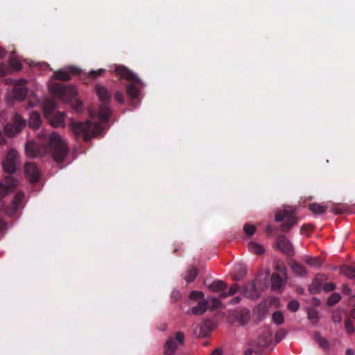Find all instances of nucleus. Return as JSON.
I'll return each mask as SVG.
<instances>
[{"label": "nucleus", "instance_id": "6e6d98bb", "mask_svg": "<svg viewBox=\"0 0 355 355\" xmlns=\"http://www.w3.org/2000/svg\"><path fill=\"white\" fill-rule=\"evenodd\" d=\"M232 295L231 294H228V291L226 292V291H221V293H220V297H223V298H225L228 296H230Z\"/></svg>", "mask_w": 355, "mask_h": 355}, {"label": "nucleus", "instance_id": "dca6fc26", "mask_svg": "<svg viewBox=\"0 0 355 355\" xmlns=\"http://www.w3.org/2000/svg\"><path fill=\"white\" fill-rule=\"evenodd\" d=\"M272 341V334L269 331H266L261 335L257 340L252 341V343L259 349L263 347H268Z\"/></svg>", "mask_w": 355, "mask_h": 355}, {"label": "nucleus", "instance_id": "3c124183", "mask_svg": "<svg viewBox=\"0 0 355 355\" xmlns=\"http://www.w3.org/2000/svg\"><path fill=\"white\" fill-rule=\"evenodd\" d=\"M241 300V297L236 296V297H234V298H232L230 300V303L232 304H236L240 302Z\"/></svg>", "mask_w": 355, "mask_h": 355}, {"label": "nucleus", "instance_id": "0eeeda50", "mask_svg": "<svg viewBox=\"0 0 355 355\" xmlns=\"http://www.w3.org/2000/svg\"><path fill=\"white\" fill-rule=\"evenodd\" d=\"M18 164L19 154L17 151L15 149L10 150L2 163L4 171L8 174H13L16 172Z\"/></svg>", "mask_w": 355, "mask_h": 355}, {"label": "nucleus", "instance_id": "7c9ffc66", "mask_svg": "<svg viewBox=\"0 0 355 355\" xmlns=\"http://www.w3.org/2000/svg\"><path fill=\"white\" fill-rule=\"evenodd\" d=\"M272 320L276 324H282L284 322L283 313L281 311H276L272 315Z\"/></svg>", "mask_w": 355, "mask_h": 355}, {"label": "nucleus", "instance_id": "79ce46f5", "mask_svg": "<svg viewBox=\"0 0 355 355\" xmlns=\"http://www.w3.org/2000/svg\"><path fill=\"white\" fill-rule=\"evenodd\" d=\"M335 288H336V285L331 282L326 283L323 285V289L326 292L331 291L334 290Z\"/></svg>", "mask_w": 355, "mask_h": 355}, {"label": "nucleus", "instance_id": "052dcab7", "mask_svg": "<svg viewBox=\"0 0 355 355\" xmlns=\"http://www.w3.org/2000/svg\"><path fill=\"white\" fill-rule=\"evenodd\" d=\"M6 51L0 47V58H3L5 55Z\"/></svg>", "mask_w": 355, "mask_h": 355}, {"label": "nucleus", "instance_id": "0e129e2a", "mask_svg": "<svg viewBox=\"0 0 355 355\" xmlns=\"http://www.w3.org/2000/svg\"><path fill=\"white\" fill-rule=\"evenodd\" d=\"M334 212L336 214H340L341 213L340 211L338 209H334Z\"/></svg>", "mask_w": 355, "mask_h": 355}, {"label": "nucleus", "instance_id": "412c9836", "mask_svg": "<svg viewBox=\"0 0 355 355\" xmlns=\"http://www.w3.org/2000/svg\"><path fill=\"white\" fill-rule=\"evenodd\" d=\"M290 267L293 272L297 276H305L306 275V268L295 261H292L290 263Z\"/></svg>", "mask_w": 355, "mask_h": 355}, {"label": "nucleus", "instance_id": "f8f14e48", "mask_svg": "<svg viewBox=\"0 0 355 355\" xmlns=\"http://www.w3.org/2000/svg\"><path fill=\"white\" fill-rule=\"evenodd\" d=\"M25 174L31 182H37L40 178V171L33 163L26 164Z\"/></svg>", "mask_w": 355, "mask_h": 355}, {"label": "nucleus", "instance_id": "2f4dec72", "mask_svg": "<svg viewBox=\"0 0 355 355\" xmlns=\"http://www.w3.org/2000/svg\"><path fill=\"white\" fill-rule=\"evenodd\" d=\"M314 338L320 347L325 349L329 348V343L326 338L321 337L318 334H315Z\"/></svg>", "mask_w": 355, "mask_h": 355}, {"label": "nucleus", "instance_id": "5701e85b", "mask_svg": "<svg viewBox=\"0 0 355 355\" xmlns=\"http://www.w3.org/2000/svg\"><path fill=\"white\" fill-rule=\"evenodd\" d=\"M248 247L251 252L257 254H261L265 252L263 246L254 241L249 242Z\"/></svg>", "mask_w": 355, "mask_h": 355}, {"label": "nucleus", "instance_id": "a19ab883", "mask_svg": "<svg viewBox=\"0 0 355 355\" xmlns=\"http://www.w3.org/2000/svg\"><path fill=\"white\" fill-rule=\"evenodd\" d=\"M114 98L116 101H117L120 104H123L124 102V95L123 92L120 91H117L114 96Z\"/></svg>", "mask_w": 355, "mask_h": 355}, {"label": "nucleus", "instance_id": "a878e982", "mask_svg": "<svg viewBox=\"0 0 355 355\" xmlns=\"http://www.w3.org/2000/svg\"><path fill=\"white\" fill-rule=\"evenodd\" d=\"M41 123L40 116L38 112H32L30 116L29 125L33 128H37Z\"/></svg>", "mask_w": 355, "mask_h": 355}, {"label": "nucleus", "instance_id": "9d476101", "mask_svg": "<svg viewBox=\"0 0 355 355\" xmlns=\"http://www.w3.org/2000/svg\"><path fill=\"white\" fill-rule=\"evenodd\" d=\"M44 117L53 127L58 128L64 126V112H44Z\"/></svg>", "mask_w": 355, "mask_h": 355}, {"label": "nucleus", "instance_id": "e2e57ef3", "mask_svg": "<svg viewBox=\"0 0 355 355\" xmlns=\"http://www.w3.org/2000/svg\"><path fill=\"white\" fill-rule=\"evenodd\" d=\"M233 279L235 280V281H239V280L241 279V277H237L236 275H234V277H233Z\"/></svg>", "mask_w": 355, "mask_h": 355}, {"label": "nucleus", "instance_id": "4468645a", "mask_svg": "<svg viewBox=\"0 0 355 355\" xmlns=\"http://www.w3.org/2000/svg\"><path fill=\"white\" fill-rule=\"evenodd\" d=\"M95 91L101 102L106 105L111 100V94L108 89L101 84H96L95 86Z\"/></svg>", "mask_w": 355, "mask_h": 355}, {"label": "nucleus", "instance_id": "49530a36", "mask_svg": "<svg viewBox=\"0 0 355 355\" xmlns=\"http://www.w3.org/2000/svg\"><path fill=\"white\" fill-rule=\"evenodd\" d=\"M68 69L70 73L73 74H79L80 72V69L75 66H70Z\"/></svg>", "mask_w": 355, "mask_h": 355}, {"label": "nucleus", "instance_id": "f03ea898", "mask_svg": "<svg viewBox=\"0 0 355 355\" xmlns=\"http://www.w3.org/2000/svg\"><path fill=\"white\" fill-rule=\"evenodd\" d=\"M109 118V112H90L85 122L70 119L69 128L73 134L84 141H89L103 132V123Z\"/></svg>", "mask_w": 355, "mask_h": 355}, {"label": "nucleus", "instance_id": "393cba45", "mask_svg": "<svg viewBox=\"0 0 355 355\" xmlns=\"http://www.w3.org/2000/svg\"><path fill=\"white\" fill-rule=\"evenodd\" d=\"M53 78L62 81H69L71 80V75L69 71L58 70L53 73Z\"/></svg>", "mask_w": 355, "mask_h": 355}, {"label": "nucleus", "instance_id": "f3484780", "mask_svg": "<svg viewBox=\"0 0 355 355\" xmlns=\"http://www.w3.org/2000/svg\"><path fill=\"white\" fill-rule=\"evenodd\" d=\"M271 281L273 288L278 290L281 289L286 283L287 275L274 274L271 277Z\"/></svg>", "mask_w": 355, "mask_h": 355}, {"label": "nucleus", "instance_id": "e433bc0d", "mask_svg": "<svg viewBox=\"0 0 355 355\" xmlns=\"http://www.w3.org/2000/svg\"><path fill=\"white\" fill-rule=\"evenodd\" d=\"M9 64L13 69L17 71L20 70L22 67L21 62L15 58H10Z\"/></svg>", "mask_w": 355, "mask_h": 355}, {"label": "nucleus", "instance_id": "f704fd0d", "mask_svg": "<svg viewBox=\"0 0 355 355\" xmlns=\"http://www.w3.org/2000/svg\"><path fill=\"white\" fill-rule=\"evenodd\" d=\"M256 226L254 225L245 224L243 226V231L248 236L254 234L256 232Z\"/></svg>", "mask_w": 355, "mask_h": 355}, {"label": "nucleus", "instance_id": "1a4fd4ad", "mask_svg": "<svg viewBox=\"0 0 355 355\" xmlns=\"http://www.w3.org/2000/svg\"><path fill=\"white\" fill-rule=\"evenodd\" d=\"M25 126V121L19 114L14 118V123H8L4 127V131L8 137H13Z\"/></svg>", "mask_w": 355, "mask_h": 355}, {"label": "nucleus", "instance_id": "58836bf2", "mask_svg": "<svg viewBox=\"0 0 355 355\" xmlns=\"http://www.w3.org/2000/svg\"><path fill=\"white\" fill-rule=\"evenodd\" d=\"M287 307L291 311L295 312L299 309L300 304L297 301L293 300L288 304Z\"/></svg>", "mask_w": 355, "mask_h": 355}, {"label": "nucleus", "instance_id": "4d7b16f0", "mask_svg": "<svg viewBox=\"0 0 355 355\" xmlns=\"http://www.w3.org/2000/svg\"><path fill=\"white\" fill-rule=\"evenodd\" d=\"M6 144V139L3 137L1 132L0 131V145H3Z\"/></svg>", "mask_w": 355, "mask_h": 355}, {"label": "nucleus", "instance_id": "72a5a7b5", "mask_svg": "<svg viewBox=\"0 0 355 355\" xmlns=\"http://www.w3.org/2000/svg\"><path fill=\"white\" fill-rule=\"evenodd\" d=\"M308 318L311 323L316 324L318 320V313L315 309H311L308 313Z\"/></svg>", "mask_w": 355, "mask_h": 355}, {"label": "nucleus", "instance_id": "5fc2aeb1", "mask_svg": "<svg viewBox=\"0 0 355 355\" xmlns=\"http://www.w3.org/2000/svg\"><path fill=\"white\" fill-rule=\"evenodd\" d=\"M179 296H180V293H179V292H178V291H173V292L172 293V297H173L175 300H177L179 298Z\"/></svg>", "mask_w": 355, "mask_h": 355}, {"label": "nucleus", "instance_id": "c756f323", "mask_svg": "<svg viewBox=\"0 0 355 355\" xmlns=\"http://www.w3.org/2000/svg\"><path fill=\"white\" fill-rule=\"evenodd\" d=\"M304 262L311 266L319 268L321 262L318 257H307L304 258Z\"/></svg>", "mask_w": 355, "mask_h": 355}, {"label": "nucleus", "instance_id": "2eb2a0df", "mask_svg": "<svg viewBox=\"0 0 355 355\" xmlns=\"http://www.w3.org/2000/svg\"><path fill=\"white\" fill-rule=\"evenodd\" d=\"M6 183L3 184L0 182V200L5 197L11 188H14L18 185V181L12 177L6 178Z\"/></svg>", "mask_w": 355, "mask_h": 355}, {"label": "nucleus", "instance_id": "69168bd1", "mask_svg": "<svg viewBox=\"0 0 355 355\" xmlns=\"http://www.w3.org/2000/svg\"><path fill=\"white\" fill-rule=\"evenodd\" d=\"M272 230L271 228V226L270 225H268L267 227H266V231H270Z\"/></svg>", "mask_w": 355, "mask_h": 355}, {"label": "nucleus", "instance_id": "f257e3e1", "mask_svg": "<svg viewBox=\"0 0 355 355\" xmlns=\"http://www.w3.org/2000/svg\"><path fill=\"white\" fill-rule=\"evenodd\" d=\"M37 136L43 142V146L40 148L34 141H28L25 146L27 156L35 158L49 154L55 162H62L67 155V148L60 135L55 132L48 134L42 130L38 132Z\"/></svg>", "mask_w": 355, "mask_h": 355}, {"label": "nucleus", "instance_id": "bb28decb", "mask_svg": "<svg viewBox=\"0 0 355 355\" xmlns=\"http://www.w3.org/2000/svg\"><path fill=\"white\" fill-rule=\"evenodd\" d=\"M198 274V269L194 266H191L189 269L187 273L185 275L184 279L187 282H191L194 281V279L196 278Z\"/></svg>", "mask_w": 355, "mask_h": 355}, {"label": "nucleus", "instance_id": "6ab92c4d", "mask_svg": "<svg viewBox=\"0 0 355 355\" xmlns=\"http://www.w3.org/2000/svg\"><path fill=\"white\" fill-rule=\"evenodd\" d=\"M24 198V194L23 192H18L15 196L10 207H9L8 214H12L14 213L19 207V205L23 202Z\"/></svg>", "mask_w": 355, "mask_h": 355}, {"label": "nucleus", "instance_id": "9b49d317", "mask_svg": "<svg viewBox=\"0 0 355 355\" xmlns=\"http://www.w3.org/2000/svg\"><path fill=\"white\" fill-rule=\"evenodd\" d=\"M26 84L27 81L24 79H20L14 84L12 94L15 98L19 101H23L26 98L28 94Z\"/></svg>", "mask_w": 355, "mask_h": 355}, {"label": "nucleus", "instance_id": "09e8293b", "mask_svg": "<svg viewBox=\"0 0 355 355\" xmlns=\"http://www.w3.org/2000/svg\"><path fill=\"white\" fill-rule=\"evenodd\" d=\"M285 336V334L283 331H280L276 334V340L277 342H279L282 338H284Z\"/></svg>", "mask_w": 355, "mask_h": 355}, {"label": "nucleus", "instance_id": "7ed1b4c3", "mask_svg": "<svg viewBox=\"0 0 355 355\" xmlns=\"http://www.w3.org/2000/svg\"><path fill=\"white\" fill-rule=\"evenodd\" d=\"M114 71L121 78L130 82L126 85L127 94L130 98L129 104L134 107L137 106L141 101L140 89L145 84L133 71L125 66L117 65Z\"/></svg>", "mask_w": 355, "mask_h": 355}, {"label": "nucleus", "instance_id": "8fccbe9b", "mask_svg": "<svg viewBox=\"0 0 355 355\" xmlns=\"http://www.w3.org/2000/svg\"><path fill=\"white\" fill-rule=\"evenodd\" d=\"M6 73H7L6 67L3 64H0V76H5L6 74Z\"/></svg>", "mask_w": 355, "mask_h": 355}, {"label": "nucleus", "instance_id": "680f3d73", "mask_svg": "<svg viewBox=\"0 0 355 355\" xmlns=\"http://www.w3.org/2000/svg\"><path fill=\"white\" fill-rule=\"evenodd\" d=\"M309 291L312 293L316 292V290H315L313 285L309 288Z\"/></svg>", "mask_w": 355, "mask_h": 355}, {"label": "nucleus", "instance_id": "864d4df0", "mask_svg": "<svg viewBox=\"0 0 355 355\" xmlns=\"http://www.w3.org/2000/svg\"><path fill=\"white\" fill-rule=\"evenodd\" d=\"M210 355H223V350L220 348H216Z\"/></svg>", "mask_w": 355, "mask_h": 355}, {"label": "nucleus", "instance_id": "4be33fe9", "mask_svg": "<svg viewBox=\"0 0 355 355\" xmlns=\"http://www.w3.org/2000/svg\"><path fill=\"white\" fill-rule=\"evenodd\" d=\"M227 285L220 280L214 281L208 286V289L212 292L218 293L224 291Z\"/></svg>", "mask_w": 355, "mask_h": 355}, {"label": "nucleus", "instance_id": "6e6552de", "mask_svg": "<svg viewBox=\"0 0 355 355\" xmlns=\"http://www.w3.org/2000/svg\"><path fill=\"white\" fill-rule=\"evenodd\" d=\"M41 104V107H42V111H53V110L57 107V102L55 99L53 98H46L40 102L39 99H37L35 95L32 97L29 96L28 98V107L33 108L37 106V105Z\"/></svg>", "mask_w": 355, "mask_h": 355}, {"label": "nucleus", "instance_id": "aec40b11", "mask_svg": "<svg viewBox=\"0 0 355 355\" xmlns=\"http://www.w3.org/2000/svg\"><path fill=\"white\" fill-rule=\"evenodd\" d=\"M208 309V302L207 300L203 299L199 301L196 306H193L191 312L193 315H202Z\"/></svg>", "mask_w": 355, "mask_h": 355}, {"label": "nucleus", "instance_id": "c03bdc74", "mask_svg": "<svg viewBox=\"0 0 355 355\" xmlns=\"http://www.w3.org/2000/svg\"><path fill=\"white\" fill-rule=\"evenodd\" d=\"M251 348L245 352V355H251L252 352H259L260 350L252 343L250 344Z\"/></svg>", "mask_w": 355, "mask_h": 355}, {"label": "nucleus", "instance_id": "603ef678", "mask_svg": "<svg viewBox=\"0 0 355 355\" xmlns=\"http://www.w3.org/2000/svg\"><path fill=\"white\" fill-rule=\"evenodd\" d=\"M332 319L334 322H340L341 320V317L339 313H336L333 315Z\"/></svg>", "mask_w": 355, "mask_h": 355}, {"label": "nucleus", "instance_id": "cd10ccee", "mask_svg": "<svg viewBox=\"0 0 355 355\" xmlns=\"http://www.w3.org/2000/svg\"><path fill=\"white\" fill-rule=\"evenodd\" d=\"M343 275L349 279L355 278V268L348 266H344L340 268Z\"/></svg>", "mask_w": 355, "mask_h": 355}, {"label": "nucleus", "instance_id": "a211bd4d", "mask_svg": "<svg viewBox=\"0 0 355 355\" xmlns=\"http://www.w3.org/2000/svg\"><path fill=\"white\" fill-rule=\"evenodd\" d=\"M243 295L251 299L257 298L259 297V293L256 288L255 284L252 282L246 284L243 289Z\"/></svg>", "mask_w": 355, "mask_h": 355}, {"label": "nucleus", "instance_id": "4c0bfd02", "mask_svg": "<svg viewBox=\"0 0 355 355\" xmlns=\"http://www.w3.org/2000/svg\"><path fill=\"white\" fill-rule=\"evenodd\" d=\"M104 72V69H100L97 71H91L88 73V77H89L92 79H96L98 76H101Z\"/></svg>", "mask_w": 355, "mask_h": 355}, {"label": "nucleus", "instance_id": "473e14b6", "mask_svg": "<svg viewBox=\"0 0 355 355\" xmlns=\"http://www.w3.org/2000/svg\"><path fill=\"white\" fill-rule=\"evenodd\" d=\"M341 299V296L338 293H334L331 295L329 298L328 299V304L329 306H332L336 303H338Z\"/></svg>", "mask_w": 355, "mask_h": 355}, {"label": "nucleus", "instance_id": "338daca9", "mask_svg": "<svg viewBox=\"0 0 355 355\" xmlns=\"http://www.w3.org/2000/svg\"><path fill=\"white\" fill-rule=\"evenodd\" d=\"M352 316L355 318V309H354L352 312Z\"/></svg>", "mask_w": 355, "mask_h": 355}, {"label": "nucleus", "instance_id": "a18cd8bd", "mask_svg": "<svg viewBox=\"0 0 355 355\" xmlns=\"http://www.w3.org/2000/svg\"><path fill=\"white\" fill-rule=\"evenodd\" d=\"M345 327H346L347 331L349 334L353 333L354 331V328L352 327V324L349 320L346 321Z\"/></svg>", "mask_w": 355, "mask_h": 355}, {"label": "nucleus", "instance_id": "423d86ee", "mask_svg": "<svg viewBox=\"0 0 355 355\" xmlns=\"http://www.w3.org/2000/svg\"><path fill=\"white\" fill-rule=\"evenodd\" d=\"M184 334L182 331H178L174 336L168 338L164 345V355H174L178 347L184 343Z\"/></svg>", "mask_w": 355, "mask_h": 355}, {"label": "nucleus", "instance_id": "c85d7f7f", "mask_svg": "<svg viewBox=\"0 0 355 355\" xmlns=\"http://www.w3.org/2000/svg\"><path fill=\"white\" fill-rule=\"evenodd\" d=\"M208 306L211 310L216 309L222 304L220 300L216 297H209L207 300Z\"/></svg>", "mask_w": 355, "mask_h": 355}, {"label": "nucleus", "instance_id": "13d9d810", "mask_svg": "<svg viewBox=\"0 0 355 355\" xmlns=\"http://www.w3.org/2000/svg\"><path fill=\"white\" fill-rule=\"evenodd\" d=\"M346 355H355L354 352L352 349L348 348L346 350Z\"/></svg>", "mask_w": 355, "mask_h": 355}, {"label": "nucleus", "instance_id": "c9c22d12", "mask_svg": "<svg viewBox=\"0 0 355 355\" xmlns=\"http://www.w3.org/2000/svg\"><path fill=\"white\" fill-rule=\"evenodd\" d=\"M204 297V293L202 291H193L191 292L189 298L191 300H196L198 299H202Z\"/></svg>", "mask_w": 355, "mask_h": 355}, {"label": "nucleus", "instance_id": "20e7f679", "mask_svg": "<svg viewBox=\"0 0 355 355\" xmlns=\"http://www.w3.org/2000/svg\"><path fill=\"white\" fill-rule=\"evenodd\" d=\"M50 92L58 98L64 101H69L75 98L77 92L73 85H65L60 83H54L49 86Z\"/></svg>", "mask_w": 355, "mask_h": 355}, {"label": "nucleus", "instance_id": "37998d69", "mask_svg": "<svg viewBox=\"0 0 355 355\" xmlns=\"http://www.w3.org/2000/svg\"><path fill=\"white\" fill-rule=\"evenodd\" d=\"M240 289L239 286L237 284H234L228 291V294H231L232 295H234L237 293Z\"/></svg>", "mask_w": 355, "mask_h": 355}, {"label": "nucleus", "instance_id": "ea45409f", "mask_svg": "<svg viewBox=\"0 0 355 355\" xmlns=\"http://www.w3.org/2000/svg\"><path fill=\"white\" fill-rule=\"evenodd\" d=\"M275 268L277 272V274L282 275H287V270L284 264L278 263V264H277Z\"/></svg>", "mask_w": 355, "mask_h": 355}, {"label": "nucleus", "instance_id": "bf43d9fd", "mask_svg": "<svg viewBox=\"0 0 355 355\" xmlns=\"http://www.w3.org/2000/svg\"><path fill=\"white\" fill-rule=\"evenodd\" d=\"M82 105V102L79 100H76V108L78 109V107H80Z\"/></svg>", "mask_w": 355, "mask_h": 355}, {"label": "nucleus", "instance_id": "de8ad7c7", "mask_svg": "<svg viewBox=\"0 0 355 355\" xmlns=\"http://www.w3.org/2000/svg\"><path fill=\"white\" fill-rule=\"evenodd\" d=\"M342 291L343 293L346 295H351L352 293L351 289L349 288L348 285H343L342 288Z\"/></svg>", "mask_w": 355, "mask_h": 355}, {"label": "nucleus", "instance_id": "ddd939ff", "mask_svg": "<svg viewBox=\"0 0 355 355\" xmlns=\"http://www.w3.org/2000/svg\"><path fill=\"white\" fill-rule=\"evenodd\" d=\"M278 248L288 255L293 254V247L290 241L284 236H279L277 239Z\"/></svg>", "mask_w": 355, "mask_h": 355}, {"label": "nucleus", "instance_id": "39448f33", "mask_svg": "<svg viewBox=\"0 0 355 355\" xmlns=\"http://www.w3.org/2000/svg\"><path fill=\"white\" fill-rule=\"evenodd\" d=\"M295 209L289 206H284L282 209L277 211L275 220L276 222H281L285 220L282 224L284 231H288L297 223V219L295 216Z\"/></svg>", "mask_w": 355, "mask_h": 355}, {"label": "nucleus", "instance_id": "b1692460", "mask_svg": "<svg viewBox=\"0 0 355 355\" xmlns=\"http://www.w3.org/2000/svg\"><path fill=\"white\" fill-rule=\"evenodd\" d=\"M309 208L314 214H322L327 209V206L316 202L309 204Z\"/></svg>", "mask_w": 355, "mask_h": 355}]
</instances>
